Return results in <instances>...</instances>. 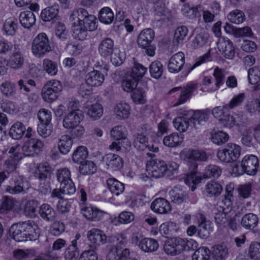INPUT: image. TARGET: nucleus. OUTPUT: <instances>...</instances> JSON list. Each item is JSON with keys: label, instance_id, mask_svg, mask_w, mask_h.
<instances>
[{"label": "nucleus", "instance_id": "obj_1", "mask_svg": "<svg viewBox=\"0 0 260 260\" xmlns=\"http://www.w3.org/2000/svg\"><path fill=\"white\" fill-rule=\"evenodd\" d=\"M38 228L35 222L31 220L14 223L9 229L10 236L18 242L32 241L38 237Z\"/></svg>", "mask_w": 260, "mask_h": 260}, {"label": "nucleus", "instance_id": "obj_2", "mask_svg": "<svg viewBox=\"0 0 260 260\" xmlns=\"http://www.w3.org/2000/svg\"><path fill=\"white\" fill-rule=\"evenodd\" d=\"M110 243L115 244L109 250L106 256L107 260H137L130 257L128 249L125 248L122 251L121 249L124 247L127 243V237L123 233H117L108 238Z\"/></svg>", "mask_w": 260, "mask_h": 260}, {"label": "nucleus", "instance_id": "obj_3", "mask_svg": "<svg viewBox=\"0 0 260 260\" xmlns=\"http://www.w3.org/2000/svg\"><path fill=\"white\" fill-rule=\"evenodd\" d=\"M51 50V46L46 34H39L34 39L31 44V51L34 56L40 58Z\"/></svg>", "mask_w": 260, "mask_h": 260}, {"label": "nucleus", "instance_id": "obj_4", "mask_svg": "<svg viewBox=\"0 0 260 260\" xmlns=\"http://www.w3.org/2000/svg\"><path fill=\"white\" fill-rule=\"evenodd\" d=\"M62 89L61 83L56 80H51L46 83L42 89L43 99L50 103L55 101Z\"/></svg>", "mask_w": 260, "mask_h": 260}, {"label": "nucleus", "instance_id": "obj_5", "mask_svg": "<svg viewBox=\"0 0 260 260\" xmlns=\"http://www.w3.org/2000/svg\"><path fill=\"white\" fill-rule=\"evenodd\" d=\"M241 153L240 147L234 143H229L225 147L218 151L217 157L222 162L231 163L236 161Z\"/></svg>", "mask_w": 260, "mask_h": 260}, {"label": "nucleus", "instance_id": "obj_6", "mask_svg": "<svg viewBox=\"0 0 260 260\" xmlns=\"http://www.w3.org/2000/svg\"><path fill=\"white\" fill-rule=\"evenodd\" d=\"M151 159L146 163V171L150 177L156 178H160L165 175V161L159 159L153 158L155 155L153 153H147Z\"/></svg>", "mask_w": 260, "mask_h": 260}, {"label": "nucleus", "instance_id": "obj_7", "mask_svg": "<svg viewBox=\"0 0 260 260\" xmlns=\"http://www.w3.org/2000/svg\"><path fill=\"white\" fill-rule=\"evenodd\" d=\"M198 88V85L194 83H189L185 86L176 87L172 88L169 93L172 94L176 91L180 90V94L177 100V102L174 104V106L185 103L191 97L193 92Z\"/></svg>", "mask_w": 260, "mask_h": 260}, {"label": "nucleus", "instance_id": "obj_8", "mask_svg": "<svg viewBox=\"0 0 260 260\" xmlns=\"http://www.w3.org/2000/svg\"><path fill=\"white\" fill-rule=\"evenodd\" d=\"M43 142L37 138H31L26 141L21 147L23 155L25 156H34L42 151Z\"/></svg>", "mask_w": 260, "mask_h": 260}, {"label": "nucleus", "instance_id": "obj_9", "mask_svg": "<svg viewBox=\"0 0 260 260\" xmlns=\"http://www.w3.org/2000/svg\"><path fill=\"white\" fill-rule=\"evenodd\" d=\"M217 46L219 52L224 57L229 59L234 58L235 49L233 42L227 37H220L217 42Z\"/></svg>", "mask_w": 260, "mask_h": 260}, {"label": "nucleus", "instance_id": "obj_10", "mask_svg": "<svg viewBox=\"0 0 260 260\" xmlns=\"http://www.w3.org/2000/svg\"><path fill=\"white\" fill-rule=\"evenodd\" d=\"M81 213L88 220L91 221H99L104 215V212L96 207L87 204H80Z\"/></svg>", "mask_w": 260, "mask_h": 260}, {"label": "nucleus", "instance_id": "obj_11", "mask_svg": "<svg viewBox=\"0 0 260 260\" xmlns=\"http://www.w3.org/2000/svg\"><path fill=\"white\" fill-rule=\"evenodd\" d=\"M234 191V185L233 183L226 185L225 195L221 201L217 204L216 209H218L228 213L230 212L232 209Z\"/></svg>", "mask_w": 260, "mask_h": 260}, {"label": "nucleus", "instance_id": "obj_12", "mask_svg": "<svg viewBox=\"0 0 260 260\" xmlns=\"http://www.w3.org/2000/svg\"><path fill=\"white\" fill-rule=\"evenodd\" d=\"M258 167V159L252 154L245 155L241 162V167L244 169L245 173L249 175H255Z\"/></svg>", "mask_w": 260, "mask_h": 260}, {"label": "nucleus", "instance_id": "obj_13", "mask_svg": "<svg viewBox=\"0 0 260 260\" xmlns=\"http://www.w3.org/2000/svg\"><path fill=\"white\" fill-rule=\"evenodd\" d=\"M185 63V56L183 52H179L174 54L168 62V71L172 73H177L182 69Z\"/></svg>", "mask_w": 260, "mask_h": 260}, {"label": "nucleus", "instance_id": "obj_14", "mask_svg": "<svg viewBox=\"0 0 260 260\" xmlns=\"http://www.w3.org/2000/svg\"><path fill=\"white\" fill-rule=\"evenodd\" d=\"M84 115L81 110L70 112L63 119V126L67 129H71L73 126L80 124L83 119Z\"/></svg>", "mask_w": 260, "mask_h": 260}, {"label": "nucleus", "instance_id": "obj_15", "mask_svg": "<svg viewBox=\"0 0 260 260\" xmlns=\"http://www.w3.org/2000/svg\"><path fill=\"white\" fill-rule=\"evenodd\" d=\"M87 238L95 246L105 244L108 240L107 236L103 231L95 228L88 232Z\"/></svg>", "mask_w": 260, "mask_h": 260}, {"label": "nucleus", "instance_id": "obj_16", "mask_svg": "<svg viewBox=\"0 0 260 260\" xmlns=\"http://www.w3.org/2000/svg\"><path fill=\"white\" fill-rule=\"evenodd\" d=\"M104 161L107 169L111 171L119 170L123 165V161L122 158L115 154L109 153L107 154L104 157Z\"/></svg>", "mask_w": 260, "mask_h": 260}, {"label": "nucleus", "instance_id": "obj_17", "mask_svg": "<svg viewBox=\"0 0 260 260\" xmlns=\"http://www.w3.org/2000/svg\"><path fill=\"white\" fill-rule=\"evenodd\" d=\"M134 146L138 150L144 151L148 149L149 151H152L151 153L158 152L159 149L157 147H154L153 145L151 146L148 144V138L142 134H138L134 141Z\"/></svg>", "mask_w": 260, "mask_h": 260}, {"label": "nucleus", "instance_id": "obj_18", "mask_svg": "<svg viewBox=\"0 0 260 260\" xmlns=\"http://www.w3.org/2000/svg\"><path fill=\"white\" fill-rule=\"evenodd\" d=\"M104 80L103 74L95 70L88 73L85 76L86 83L90 87L100 86L103 84Z\"/></svg>", "mask_w": 260, "mask_h": 260}, {"label": "nucleus", "instance_id": "obj_19", "mask_svg": "<svg viewBox=\"0 0 260 260\" xmlns=\"http://www.w3.org/2000/svg\"><path fill=\"white\" fill-rule=\"evenodd\" d=\"M210 111L207 109L202 110L193 111L190 118L191 122L196 127L203 125L209 118Z\"/></svg>", "mask_w": 260, "mask_h": 260}, {"label": "nucleus", "instance_id": "obj_20", "mask_svg": "<svg viewBox=\"0 0 260 260\" xmlns=\"http://www.w3.org/2000/svg\"><path fill=\"white\" fill-rule=\"evenodd\" d=\"M165 252L172 255L180 253L183 251V248L180 242V238H173L168 240L164 247Z\"/></svg>", "mask_w": 260, "mask_h": 260}, {"label": "nucleus", "instance_id": "obj_21", "mask_svg": "<svg viewBox=\"0 0 260 260\" xmlns=\"http://www.w3.org/2000/svg\"><path fill=\"white\" fill-rule=\"evenodd\" d=\"M24 60L22 51L19 49H15L10 56L9 61L10 67L14 70L20 69L22 68Z\"/></svg>", "mask_w": 260, "mask_h": 260}, {"label": "nucleus", "instance_id": "obj_22", "mask_svg": "<svg viewBox=\"0 0 260 260\" xmlns=\"http://www.w3.org/2000/svg\"><path fill=\"white\" fill-rule=\"evenodd\" d=\"M131 112L130 105L126 102H120L117 104L113 108L114 115L119 120L126 119L129 118Z\"/></svg>", "mask_w": 260, "mask_h": 260}, {"label": "nucleus", "instance_id": "obj_23", "mask_svg": "<svg viewBox=\"0 0 260 260\" xmlns=\"http://www.w3.org/2000/svg\"><path fill=\"white\" fill-rule=\"evenodd\" d=\"M85 108L86 109V115L93 120L100 119L103 114V107L99 103L90 104L89 102H87Z\"/></svg>", "mask_w": 260, "mask_h": 260}, {"label": "nucleus", "instance_id": "obj_24", "mask_svg": "<svg viewBox=\"0 0 260 260\" xmlns=\"http://www.w3.org/2000/svg\"><path fill=\"white\" fill-rule=\"evenodd\" d=\"M151 209L154 212L159 214H166L171 210L169 202L164 198L155 199L151 205Z\"/></svg>", "mask_w": 260, "mask_h": 260}, {"label": "nucleus", "instance_id": "obj_25", "mask_svg": "<svg viewBox=\"0 0 260 260\" xmlns=\"http://www.w3.org/2000/svg\"><path fill=\"white\" fill-rule=\"evenodd\" d=\"M222 191L221 185L217 181H210L205 186L204 194L209 198L218 197Z\"/></svg>", "mask_w": 260, "mask_h": 260}, {"label": "nucleus", "instance_id": "obj_26", "mask_svg": "<svg viewBox=\"0 0 260 260\" xmlns=\"http://www.w3.org/2000/svg\"><path fill=\"white\" fill-rule=\"evenodd\" d=\"M154 33L152 29L150 28L145 29L140 34L137 42L138 45L145 48L150 45L151 42L154 39Z\"/></svg>", "mask_w": 260, "mask_h": 260}, {"label": "nucleus", "instance_id": "obj_27", "mask_svg": "<svg viewBox=\"0 0 260 260\" xmlns=\"http://www.w3.org/2000/svg\"><path fill=\"white\" fill-rule=\"evenodd\" d=\"M127 133L125 128L122 125H116L110 131L111 138L115 141L125 140L128 147H131V142L127 139Z\"/></svg>", "mask_w": 260, "mask_h": 260}, {"label": "nucleus", "instance_id": "obj_28", "mask_svg": "<svg viewBox=\"0 0 260 260\" xmlns=\"http://www.w3.org/2000/svg\"><path fill=\"white\" fill-rule=\"evenodd\" d=\"M24 181L21 176H18L10 181V185L8 186L6 191L11 194H17L24 191Z\"/></svg>", "mask_w": 260, "mask_h": 260}, {"label": "nucleus", "instance_id": "obj_29", "mask_svg": "<svg viewBox=\"0 0 260 260\" xmlns=\"http://www.w3.org/2000/svg\"><path fill=\"white\" fill-rule=\"evenodd\" d=\"M200 216L201 221L198 225V234L200 238L207 239L212 231V224L210 221L206 220L202 215Z\"/></svg>", "mask_w": 260, "mask_h": 260}, {"label": "nucleus", "instance_id": "obj_30", "mask_svg": "<svg viewBox=\"0 0 260 260\" xmlns=\"http://www.w3.org/2000/svg\"><path fill=\"white\" fill-rule=\"evenodd\" d=\"M39 214L45 221L50 222L55 219L56 213L54 209L48 204H43L39 208Z\"/></svg>", "mask_w": 260, "mask_h": 260}, {"label": "nucleus", "instance_id": "obj_31", "mask_svg": "<svg viewBox=\"0 0 260 260\" xmlns=\"http://www.w3.org/2000/svg\"><path fill=\"white\" fill-rule=\"evenodd\" d=\"M138 79L132 74L127 73L121 81V88L125 92H130L137 87Z\"/></svg>", "mask_w": 260, "mask_h": 260}, {"label": "nucleus", "instance_id": "obj_32", "mask_svg": "<svg viewBox=\"0 0 260 260\" xmlns=\"http://www.w3.org/2000/svg\"><path fill=\"white\" fill-rule=\"evenodd\" d=\"M114 50V42L109 38L103 40L99 46V52L103 57L110 56Z\"/></svg>", "mask_w": 260, "mask_h": 260}, {"label": "nucleus", "instance_id": "obj_33", "mask_svg": "<svg viewBox=\"0 0 260 260\" xmlns=\"http://www.w3.org/2000/svg\"><path fill=\"white\" fill-rule=\"evenodd\" d=\"M258 223V218L256 215L249 213L245 214L242 218L241 224L246 230H252Z\"/></svg>", "mask_w": 260, "mask_h": 260}, {"label": "nucleus", "instance_id": "obj_34", "mask_svg": "<svg viewBox=\"0 0 260 260\" xmlns=\"http://www.w3.org/2000/svg\"><path fill=\"white\" fill-rule=\"evenodd\" d=\"M73 139L71 136L64 135L59 138L58 142V148L62 154L68 153L72 147Z\"/></svg>", "mask_w": 260, "mask_h": 260}, {"label": "nucleus", "instance_id": "obj_35", "mask_svg": "<svg viewBox=\"0 0 260 260\" xmlns=\"http://www.w3.org/2000/svg\"><path fill=\"white\" fill-rule=\"evenodd\" d=\"M19 21L22 26L29 28L35 24L36 16L31 11H23L19 15Z\"/></svg>", "mask_w": 260, "mask_h": 260}, {"label": "nucleus", "instance_id": "obj_36", "mask_svg": "<svg viewBox=\"0 0 260 260\" xmlns=\"http://www.w3.org/2000/svg\"><path fill=\"white\" fill-rule=\"evenodd\" d=\"M80 24L88 31H92L96 29L98 22L94 16L89 15L87 11V14L84 15Z\"/></svg>", "mask_w": 260, "mask_h": 260}, {"label": "nucleus", "instance_id": "obj_37", "mask_svg": "<svg viewBox=\"0 0 260 260\" xmlns=\"http://www.w3.org/2000/svg\"><path fill=\"white\" fill-rule=\"evenodd\" d=\"M58 12V5L48 7L42 11L41 18L44 21H50L57 17Z\"/></svg>", "mask_w": 260, "mask_h": 260}, {"label": "nucleus", "instance_id": "obj_38", "mask_svg": "<svg viewBox=\"0 0 260 260\" xmlns=\"http://www.w3.org/2000/svg\"><path fill=\"white\" fill-rule=\"evenodd\" d=\"M202 10V7L200 5L193 6L189 4H185L181 8L182 14L190 18L196 17L197 14Z\"/></svg>", "mask_w": 260, "mask_h": 260}, {"label": "nucleus", "instance_id": "obj_39", "mask_svg": "<svg viewBox=\"0 0 260 260\" xmlns=\"http://www.w3.org/2000/svg\"><path fill=\"white\" fill-rule=\"evenodd\" d=\"M107 185L112 193L116 196H119L124 189V184L114 178H108Z\"/></svg>", "mask_w": 260, "mask_h": 260}, {"label": "nucleus", "instance_id": "obj_40", "mask_svg": "<svg viewBox=\"0 0 260 260\" xmlns=\"http://www.w3.org/2000/svg\"><path fill=\"white\" fill-rule=\"evenodd\" d=\"M139 247L143 251L150 252L156 250L158 247V244L155 239L144 238L140 241Z\"/></svg>", "mask_w": 260, "mask_h": 260}, {"label": "nucleus", "instance_id": "obj_41", "mask_svg": "<svg viewBox=\"0 0 260 260\" xmlns=\"http://www.w3.org/2000/svg\"><path fill=\"white\" fill-rule=\"evenodd\" d=\"M26 131V127L20 122L14 123L11 127L9 131V135L13 139L18 140L24 135Z\"/></svg>", "mask_w": 260, "mask_h": 260}, {"label": "nucleus", "instance_id": "obj_42", "mask_svg": "<svg viewBox=\"0 0 260 260\" xmlns=\"http://www.w3.org/2000/svg\"><path fill=\"white\" fill-rule=\"evenodd\" d=\"M183 137L177 133H173L163 139L164 144L169 147H175L180 145L183 142Z\"/></svg>", "mask_w": 260, "mask_h": 260}, {"label": "nucleus", "instance_id": "obj_43", "mask_svg": "<svg viewBox=\"0 0 260 260\" xmlns=\"http://www.w3.org/2000/svg\"><path fill=\"white\" fill-rule=\"evenodd\" d=\"M114 18V13L109 7H104L99 11V19L103 23L110 24L112 23Z\"/></svg>", "mask_w": 260, "mask_h": 260}, {"label": "nucleus", "instance_id": "obj_44", "mask_svg": "<svg viewBox=\"0 0 260 260\" xmlns=\"http://www.w3.org/2000/svg\"><path fill=\"white\" fill-rule=\"evenodd\" d=\"M222 173L221 168L215 165H209L207 166L204 172L203 178H218Z\"/></svg>", "mask_w": 260, "mask_h": 260}, {"label": "nucleus", "instance_id": "obj_45", "mask_svg": "<svg viewBox=\"0 0 260 260\" xmlns=\"http://www.w3.org/2000/svg\"><path fill=\"white\" fill-rule=\"evenodd\" d=\"M134 218L135 216L132 212L123 211L119 214L117 217H115L112 220V223L115 225L119 224H128L133 221Z\"/></svg>", "mask_w": 260, "mask_h": 260}, {"label": "nucleus", "instance_id": "obj_46", "mask_svg": "<svg viewBox=\"0 0 260 260\" xmlns=\"http://www.w3.org/2000/svg\"><path fill=\"white\" fill-rule=\"evenodd\" d=\"M244 108L246 112L251 115L260 113V95L257 98L247 101Z\"/></svg>", "mask_w": 260, "mask_h": 260}, {"label": "nucleus", "instance_id": "obj_47", "mask_svg": "<svg viewBox=\"0 0 260 260\" xmlns=\"http://www.w3.org/2000/svg\"><path fill=\"white\" fill-rule=\"evenodd\" d=\"M17 21L13 18H9L6 20L3 25L4 33L8 36H13L17 29Z\"/></svg>", "mask_w": 260, "mask_h": 260}, {"label": "nucleus", "instance_id": "obj_48", "mask_svg": "<svg viewBox=\"0 0 260 260\" xmlns=\"http://www.w3.org/2000/svg\"><path fill=\"white\" fill-rule=\"evenodd\" d=\"M88 156L87 149L85 146H79L74 152L72 155L73 161L77 164L84 162Z\"/></svg>", "mask_w": 260, "mask_h": 260}, {"label": "nucleus", "instance_id": "obj_49", "mask_svg": "<svg viewBox=\"0 0 260 260\" xmlns=\"http://www.w3.org/2000/svg\"><path fill=\"white\" fill-rule=\"evenodd\" d=\"M225 75L226 73L224 70L219 69L217 67L214 69L213 76L215 78L216 82L214 84V86L210 88V91H215L217 90L219 87L223 84Z\"/></svg>", "mask_w": 260, "mask_h": 260}, {"label": "nucleus", "instance_id": "obj_50", "mask_svg": "<svg viewBox=\"0 0 260 260\" xmlns=\"http://www.w3.org/2000/svg\"><path fill=\"white\" fill-rule=\"evenodd\" d=\"M22 158V154L10 156L5 161L6 171L10 173L15 171L20 160Z\"/></svg>", "mask_w": 260, "mask_h": 260}, {"label": "nucleus", "instance_id": "obj_51", "mask_svg": "<svg viewBox=\"0 0 260 260\" xmlns=\"http://www.w3.org/2000/svg\"><path fill=\"white\" fill-rule=\"evenodd\" d=\"M86 14L87 10L83 8H80L74 11L70 15L69 19L73 27L75 25L80 24L84 15H86Z\"/></svg>", "mask_w": 260, "mask_h": 260}, {"label": "nucleus", "instance_id": "obj_52", "mask_svg": "<svg viewBox=\"0 0 260 260\" xmlns=\"http://www.w3.org/2000/svg\"><path fill=\"white\" fill-rule=\"evenodd\" d=\"M174 127L180 132L186 131L189 126L188 119L183 116H178L173 121Z\"/></svg>", "mask_w": 260, "mask_h": 260}, {"label": "nucleus", "instance_id": "obj_53", "mask_svg": "<svg viewBox=\"0 0 260 260\" xmlns=\"http://www.w3.org/2000/svg\"><path fill=\"white\" fill-rule=\"evenodd\" d=\"M228 20L236 24L242 23L245 20L244 13L239 10H234L228 15Z\"/></svg>", "mask_w": 260, "mask_h": 260}, {"label": "nucleus", "instance_id": "obj_54", "mask_svg": "<svg viewBox=\"0 0 260 260\" xmlns=\"http://www.w3.org/2000/svg\"><path fill=\"white\" fill-rule=\"evenodd\" d=\"M228 212L215 208L214 210V220L219 227L225 226L227 224Z\"/></svg>", "mask_w": 260, "mask_h": 260}, {"label": "nucleus", "instance_id": "obj_55", "mask_svg": "<svg viewBox=\"0 0 260 260\" xmlns=\"http://www.w3.org/2000/svg\"><path fill=\"white\" fill-rule=\"evenodd\" d=\"M51 169L47 162L40 164L37 167V177L41 180H45L50 175Z\"/></svg>", "mask_w": 260, "mask_h": 260}, {"label": "nucleus", "instance_id": "obj_56", "mask_svg": "<svg viewBox=\"0 0 260 260\" xmlns=\"http://www.w3.org/2000/svg\"><path fill=\"white\" fill-rule=\"evenodd\" d=\"M43 68L48 75L52 76L56 75L58 72L57 63L47 58L43 60Z\"/></svg>", "mask_w": 260, "mask_h": 260}, {"label": "nucleus", "instance_id": "obj_57", "mask_svg": "<svg viewBox=\"0 0 260 260\" xmlns=\"http://www.w3.org/2000/svg\"><path fill=\"white\" fill-rule=\"evenodd\" d=\"M111 61L115 66L121 65L125 59V54L118 49H115L111 54Z\"/></svg>", "mask_w": 260, "mask_h": 260}, {"label": "nucleus", "instance_id": "obj_58", "mask_svg": "<svg viewBox=\"0 0 260 260\" xmlns=\"http://www.w3.org/2000/svg\"><path fill=\"white\" fill-rule=\"evenodd\" d=\"M1 90L3 94L7 97H11L16 93L15 84L9 81L3 83L1 86Z\"/></svg>", "mask_w": 260, "mask_h": 260}, {"label": "nucleus", "instance_id": "obj_59", "mask_svg": "<svg viewBox=\"0 0 260 260\" xmlns=\"http://www.w3.org/2000/svg\"><path fill=\"white\" fill-rule=\"evenodd\" d=\"M188 29L185 26L178 27L175 31L173 42L178 44L181 43L187 36Z\"/></svg>", "mask_w": 260, "mask_h": 260}, {"label": "nucleus", "instance_id": "obj_60", "mask_svg": "<svg viewBox=\"0 0 260 260\" xmlns=\"http://www.w3.org/2000/svg\"><path fill=\"white\" fill-rule=\"evenodd\" d=\"M245 93H240L235 95L227 104L229 109H232L242 106L246 99Z\"/></svg>", "mask_w": 260, "mask_h": 260}, {"label": "nucleus", "instance_id": "obj_61", "mask_svg": "<svg viewBox=\"0 0 260 260\" xmlns=\"http://www.w3.org/2000/svg\"><path fill=\"white\" fill-rule=\"evenodd\" d=\"M162 66L160 62L155 61L152 62L149 67V72L152 77L158 79L162 73Z\"/></svg>", "mask_w": 260, "mask_h": 260}, {"label": "nucleus", "instance_id": "obj_62", "mask_svg": "<svg viewBox=\"0 0 260 260\" xmlns=\"http://www.w3.org/2000/svg\"><path fill=\"white\" fill-rule=\"evenodd\" d=\"M248 255L252 259H260V242H253L251 243L248 248Z\"/></svg>", "mask_w": 260, "mask_h": 260}, {"label": "nucleus", "instance_id": "obj_63", "mask_svg": "<svg viewBox=\"0 0 260 260\" xmlns=\"http://www.w3.org/2000/svg\"><path fill=\"white\" fill-rule=\"evenodd\" d=\"M210 250L207 247H200L192 255V260H208L210 257Z\"/></svg>", "mask_w": 260, "mask_h": 260}, {"label": "nucleus", "instance_id": "obj_64", "mask_svg": "<svg viewBox=\"0 0 260 260\" xmlns=\"http://www.w3.org/2000/svg\"><path fill=\"white\" fill-rule=\"evenodd\" d=\"M248 79L251 84H256L260 82V70L254 67L248 71Z\"/></svg>", "mask_w": 260, "mask_h": 260}]
</instances>
